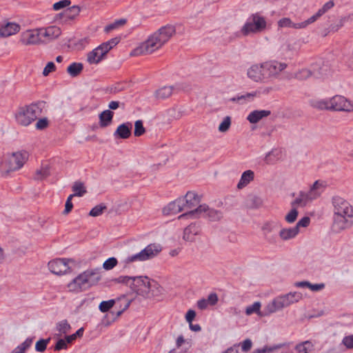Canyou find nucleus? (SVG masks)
I'll return each instance as SVG.
<instances>
[{"instance_id": "nucleus-1", "label": "nucleus", "mask_w": 353, "mask_h": 353, "mask_svg": "<svg viewBox=\"0 0 353 353\" xmlns=\"http://www.w3.org/2000/svg\"><path fill=\"white\" fill-rule=\"evenodd\" d=\"M175 34L176 28L174 26H164L151 34L133 50L132 54L139 56L152 54L161 49Z\"/></svg>"}, {"instance_id": "nucleus-2", "label": "nucleus", "mask_w": 353, "mask_h": 353, "mask_svg": "<svg viewBox=\"0 0 353 353\" xmlns=\"http://www.w3.org/2000/svg\"><path fill=\"white\" fill-rule=\"evenodd\" d=\"M333 207V223L332 230L339 233L353 225V207L345 199L334 196L332 199Z\"/></svg>"}, {"instance_id": "nucleus-3", "label": "nucleus", "mask_w": 353, "mask_h": 353, "mask_svg": "<svg viewBox=\"0 0 353 353\" xmlns=\"http://www.w3.org/2000/svg\"><path fill=\"white\" fill-rule=\"evenodd\" d=\"M45 105V102L37 101L19 107L14 114L16 123L23 127L29 126L43 114Z\"/></svg>"}, {"instance_id": "nucleus-4", "label": "nucleus", "mask_w": 353, "mask_h": 353, "mask_svg": "<svg viewBox=\"0 0 353 353\" xmlns=\"http://www.w3.org/2000/svg\"><path fill=\"white\" fill-rule=\"evenodd\" d=\"M26 159V152H17L8 155L1 164V174L6 176L10 172L19 170L23 167Z\"/></svg>"}, {"instance_id": "nucleus-5", "label": "nucleus", "mask_w": 353, "mask_h": 353, "mask_svg": "<svg viewBox=\"0 0 353 353\" xmlns=\"http://www.w3.org/2000/svg\"><path fill=\"white\" fill-rule=\"evenodd\" d=\"M303 298L301 292H290L283 296L275 298L272 302L266 306V310L268 313H274L278 310L290 306L292 304L299 302Z\"/></svg>"}, {"instance_id": "nucleus-6", "label": "nucleus", "mask_w": 353, "mask_h": 353, "mask_svg": "<svg viewBox=\"0 0 353 353\" xmlns=\"http://www.w3.org/2000/svg\"><path fill=\"white\" fill-rule=\"evenodd\" d=\"M208 218L210 221H217L222 219L223 213L217 210L210 208L207 204H201L193 210L187 212L179 216V219L183 218H194L197 219L200 217Z\"/></svg>"}, {"instance_id": "nucleus-7", "label": "nucleus", "mask_w": 353, "mask_h": 353, "mask_svg": "<svg viewBox=\"0 0 353 353\" xmlns=\"http://www.w3.org/2000/svg\"><path fill=\"white\" fill-rule=\"evenodd\" d=\"M266 28L265 18L259 14H252L248 21L241 28L240 34L242 36H248L250 34H256L264 30Z\"/></svg>"}, {"instance_id": "nucleus-8", "label": "nucleus", "mask_w": 353, "mask_h": 353, "mask_svg": "<svg viewBox=\"0 0 353 353\" xmlns=\"http://www.w3.org/2000/svg\"><path fill=\"white\" fill-rule=\"evenodd\" d=\"M262 68L267 83L279 79L281 73L288 68V64L274 59L262 63Z\"/></svg>"}, {"instance_id": "nucleus-9", "label": "nucleus", "mask_w": 353, "mask_h": 353, "mask_svg": "<svg viewBox=\"0 0 353 353\" xmlns=\"http://www.w3.org/2000/svg\"><path fill=\"white\" fill-rule=\"evenodd\" d=\"M161 250L162 248L159 244L151 243L146 246L139 253L125 258L123 262L125 265H128L135 261H144L150 260L157 256L161 252Z\"/></svg>"}, {"instance_id": "nucleus-10", "label": "nucleus", "mask_w": 353, "mask_h": 353, "mask_svg": "<svg viewBox=\"0 0 353 353\" xmlns=\"http://www.w3.org/2000/svg\"><path fill=\"white\" fill-rule=\"evenodd\" d=\"M299 50V44L292 39H283L276 50V54L282 60L292 59Z\"/></svg>"}, {"instance_id": "nucleus-11", "label": "nucleus", "mask_w": 353, "mask_h": 353, "mask_svg": "<svg viewBox=\"0 0 353 353\" xmlns=\"http://www.w3.org/2000/svg\"><path fill=\"white\" fill-rule=\"evenodd\" d=\"M152 280L148 276H133L130 288L141 295H146L150 293Z\"/></svg>"}, {"instance_id": "nucleus-12", "label": "nucleus", "mask_w": 353, "mask_h": 353, "mask_svg": "<svg viewBox=\"0 0 353 353\" xmlns=\"http://www.w3.org/2000/svg\"><path fill=\"white\" fill-rule=\"evenodd\" d=\"M330 110L350 112L353 111L352 103L341 95L330 98Z\"/></svg>"}, {"instance_id": "nucleus-13", "label": "nucleus", "mask_w": 353, "mask_h": 353, "mask_svg": "<svg viewBox=\"0 0 353 353\" xmlns=\"http://www.w3.org/2000/svg\"><path fill=\"white\" fill-rule=\"evenodd\" d=\"M19 42L23 46L37 45L43 42L40 29L27 30L20 35Z\"/></svg>"}, {"instance_id": "nucleus-14", "label": "nucleus", "mask_w": 353, "mask_h": 353, "mask_svg": "<svg viewBox=\"0 0 353 353\" xmlns=\"http://www.w3.org/2000/svg\"><path fill=\"white\" fill-rule=\"evenodd\" d=\"M69 262L72 260L66 259H57L48 263L50 271L54 274H62L67 273L69 270Z\"/></svg>"}, {"instance_id": "nucleus-15", "label": "nucleus", "mask_w": 353, "mask_h": 353, "mask_svg": "<svg viewBox=\"0 0 353 353\" xmlns=\"http://www.w3.org/2000/svg\"><path fill=\"white\" fill-rule=\"evenodd\" d=\"M247 77L256 83H266L261 63H254L247 70Z\"/></svg>"}, {"instance_id": "nucleus-16", "label": "nucleus", "mask_w": 353, "mask_h": 353, "mask_svg": "<svg viewBox=\"0 0 353 353\" xmlns=\"http://www.w3.org/2000/svg\"><path fill=\"white\" fill-rule=\"evenodd\" d=\"M188 85H183L182 83H179L174 86H163L155 92V96L157 99H164L170 97L174 91L187 90Z\"/></svg>"}, {"instance_id": "nucleus-17", "label": "nucleus", "mask_w": 353, "mask_h": 353, "mask_svg": "<svg viewBox=\"0 0 353 353\" xmlns=\"http://www.w3.org/2000/svg\"><path fill=\"white\" fill-rule=\"evenodd\" d=\"M68 288L71 292H82L89 289L83 272L72 280L68 284Z\"/></svg>"}, {"instance_id": "nucleus-18", "label": "nucleus", "mask_w": 353, "mask_h": 353, "mask_svg": "<svg viewBox=\"0 0 353 353\" xmlns=\"http://www.w3.org/2000/svg\"><path fill=\"white\" fill-rule=\"evenodd\" d=\"M181 199L183 201L184 210L190 212L200 203L201 196L195 192L189 191L183 197H181Z\"/></svg>"}, {"instance_id": "nucleus-19", "label": "nucleus", "mask_w": 353, "mask_h": 353, "mask_svg": "<svg viewBox=\"0 0 353 353\" xmlns=\"http://www.w3.org/2000/svg\"><path fill=\"white\" fill-rule=\"evenodd\" d=\"M278 228V224L275 222H267L262 227V231L265 239L269 243H275L276 242V230Z\"/></svg>"}, {"instance_id": "nucleus-20", "label": "nucleus", "mask_w": 353, "mask_h": 353, "mask_svg": "<svg viewBox=\"0 0 353 353\" xmlns=\"http://www.w3.org/2000/svg\"><path fill=\"white\" fill-rule=\"evenodd\" d=\"M86 281L90 288L98 284L101 279V268L88 269L83 272Z\"/></svg>"}, {"instance_id": "nucleus-21", "label": "nucleus", "mask_w": 353, "mask_h": 353, "mask_svg": "<svg viewBox=\"0 0 353 353\" xmlns=\"http://www.w3.org/2000/svg\"><path fill=\"white\" fill-rule=\"evenodd\" d=\"M43 42H48L57 39L61 34V29L57 26H50L46 29H40Z\"/></svg>"}, {"instance_id": "nucleus-22", "label": "nucleus", "mask_w": 353, "mask_h": 353, "mask_svg": "<svg viewBox=\"0 0 353 353\" xmlns=\"http://www.w3.org/2000/svg\"><path fill=\"white\" fill-rule=\"evenodd\" d=\"M277 24L279 28H289L294 29H303L310 24V22L307 19L301 23H294L289 17H283L278 21Z\"/></svg>"}, {"instance_id": "nucleus-23", "label": "nucleus", "mask_w": 353, "mask_h": 353, "mask_svg": "<svg viewBox=\"0 0 353 353\" xmlns=\"http://www.w3.org/2000/svg\"><path fill=\"white\" fill-rule=\"evenodd\" d=\"M312 194L308 192L301 191L296 199L291 203L292 206L305 207L307 203L315 199Z\"/></svg>"}, {"instance_id": "nucleus-24", "label": "nucleus", "mask_w": 353, "mask_h": 353, "mask_svg": "<svg viewBox=\"0 0 353 353\" xmlns=\"http://www.w3.org/2000/svg\"><path fill=\"white\" fill-rule=\"evenodd\" d=\"M132 127L130 122L122 123L117 127L113 135L116 139H128L131 135Z\"/></svg>"}, {"instance_id": "nucleus-25", "label": "nucleus", "mask_w": 353, "mask_h": 353, "mask_svg": "<svg viewBox=\"0 0 353 353\" xmlns=\"http://www.w3.org/2000/svg\"><path fill=\"white\" fill-rule=\"evenodd\" d=\"M183 200L181 199V197L174 200V201L170 202L168 205L164 208L163 212L165 214H176L184 210V205L183 203Z\"/></svg>"}, {"instance_id": "nucleus-26", "label": "nucleus", "mask_w": 353, "mask_h": 353, "mask_svg": "<svg viewBox=\"0 0 353 353\" xmlns=\"http://www.w3.org/2000/svg\"><path fill=\"white\" fill-rule=\"evenodd\" d=\"M20 26L16 23H7L0 28V37H7L17 33Z\"/></svg>"}, {"instance_id": "nucleus-27", "label": "nucleus", "mask_w": 353, "mask_h": 353, "mask_svg": "<svg viewBox=\"0 0 353 353\" xmlns=\"http://www.w3.org/2000/svg\"><path fill=\"white\" fill-rule=\"evenodd\" d=\"M270 114L271 111L268 110H254L248 115L247 119L250 123H256Z\"/></svg>"}, {"instance_id": "nucleus-28", "label": "nucleus", "mask_w": 353, "mask_h": 353, "mask_svg": "<svg viewBox=\"0 0 353 353\" xmlns=\"http://www.w3.org/2000/svg\"><path fill=\"white\" fill-rule=\"evenodd\" d=\"M334 6V2L333 0H330L324 3L323 6L321 8H319L314 15H312L308 19L310 24L315 22L318 19H319L321 16H323L330 10H331Z\"/></svg>"}, {"instance_id": "nucleus-29", "label": "nucleus", "mask_w": 353, "mask_h": 353, "mask_svg": "<svg viewBox=\"0 0 353 353\" xmlns=\"http://www.w3.org/2000/svg\"><path fill=\"white\" fill-rule=\"evenodd\" d=\"M199 232V227L195 223H191L184 229L183 239L187 241H193Z\"/></svg>"}, {"instance_id": "nucleus-30", "label": "nucleus", "mask_w": 353, "mask_h": 353, "mask_svg": "<svg viewBox=\"0 0 353 353\" xmlns=\"http://www.w3.org/2000/svg\"><path fill=\"white\" fill-rule=\"evenodd\" d=\"M254 179V172L251 170L243 172L241 176V179L236 185L239 190H241L246 187Z\"/></svg>"}, {"instance_id": "nucleus-31", "label": "nucleus", "mask_w": 353, "mask_h": 353, "mask_svg": "<svg viewBox=\"0 0 353 353\" xmlns=\"http://www.w3.org/2000/svg\"><path fill=\"white\" fill-rule=\"evenodd\" d=\"M104 57L103 53L98 48H94L87 54V61L90 64H97Z\"/></svg>"}, {"instance_id": "nucleus-32", "label": "nucleus", "mask_w": 353, "mask_h": 353, "mask_svg": "<svg viewBox=\"0 0 353 353\" xmlns=\"http://www.w3.org/2000/svg\"><path fill=\"white\" fill-rule=\"evenodd\" d=\"M114 116L113 112L110 110H105L99 115V125L101 128H105L110 125Z\"/></svg>"}, {"instance_id": "nucleus-33", "label": "nucleus", "mask_w": 353, "mask_h": 353, "mask_svg": "<svg viewBox=\"0 0 353 353\" xmlns=\"http://www.w3.org/2000/svg\"><path fill=\"white\" fill-rule=\"evenodd\" d=\"M310 105L313 108L319 110H330V99H312Z\"/></svg>"}, {"instance_id": "nucleus-34", "label": "nucleus", "mask_w": 353, "mask_h": 353, "mask_svg": "<svg viewBox=\"0 0 353 353\" xmlns=\"http://www.w3.org/2000/svg\"><path fill=\"white\" fill-rule=\"evenodd\" d=\"M297 227L283 228L279 232V236L283 241H288L289 239L294 238L298 234Z\"/></svg>"}, {"instance_id": "nucleus-35", "label": "nucleus", "mask_w": 353, "mask_h": 353, "mask_svg": "<svg viewBox=\"0 0 353 353\" xmlns=\"http://www.w3.org/2000/svg\"><path fill=\"white\" fill-rule=\"evenodd\" d=\"M263 199L256 195H249L246 199L245 205L250 208H259L263 205Z\"/></svg>"}, {"instance_id": "nucleus-36", "label": "nucleus", "mask_w": 353, "mask_h": 353, "mask_svg": "<svg viewBox=\"0 0 353 353\" xmlns=\"http://www.w3.org/2000/svg\"><path fill=\"white\" fill-rule=\"evenodd\" d=\"M281 158V152L278 150H272L264 157V162L268 165L274 164Z\"/></svg>"}, {"instance_id": "nucleus-37", "label": "nucleus", "mask_w": 353, "mask_h": 353, "mask_svg": "<svg viewBox=\"0 0 353 353\" xmlns=\"http://www.w3.org/2000/svg\"><path fill=\"white\" fill-rule=\"evenodd\" d=\"M83 69V65L81 63L74 62L68 67L67 72L70 76L75 77L80 74Z\"/></svg>"}, {"instance_id": "nucleus-38", "label": "nucleus", "mask_w": 353, "mask_h": 353, "mask_svg": "<svg viewBox=\"0 0 353 353\" xmlns=\"http://www.w3.org/2000/svg\"><path fill=\"white\" fill-rule=\"evenodd\" d=\"M324 188L323 182L320 181H316L310 187L309 193L312 194V196L315 199L320 196L321 192L323 191Z\"/></svg>"}, {"instance_id": "nucleus-39", "label": "nucleus", "mask_w": 353, "mask_h": 353, "mask_svg": "<svg viewBox=\"0 0 353 353\" xmlns=\"http://www.w3.org/2000/svg\"><path fill=\"white\" fill-rule=\"evenodd\" d=\"M314 349V345L310 341H305L297 344L295 350L298 353H309Z\"/></svg>"}, {"instance_id": "nucleus-40", "label": "nucleus", "mask_w": 353, "mask_h": 353, "mask_svg": "<svg viewBox=\"0 0 353 353\" xmlns=\"http://www.w3.org/2000/svg\"><path fill=\"white\" fill-rule=\"evenodd\" d=\"M81 11V9L77 6H73L72 7H70L69 8L66 9L63 13V15L64 17L69 20H72L75 19L79 14Z\"/></svg>"}, {"instance_id": "nucleus-41", "label": "nucleus", "mask_w": 353, "mask_h": 353, "mask_svg": "<svg viewBox=\"0 0 353 353\" xmlns=\"http://www.w3.org/2000/svg\"><path fill=\"white\" fill-rule=\"evenodd\" d=\"M312 76L316 77L314 72L307 68L301 69L294 74L295 78L301 81L305 80Z\"/></svg>"}, {"instance_id": "nucleus-42", "label": "nucleus", "mask_w": 353, "mask_h": 353, "mask_svg": "<svg viewBox=\"0 0 353 353\" xmlns=\"http://www.w3.org/2000/svg\"><path fill=\"white\" fill-rule=\"evenodd\" d=\"M72 189L74 192V195H76L77 196H82L87 192L83 183L81 181H75Z\"/></svg>"}, {"instance_id": "nucleus-43", "label": "nucleus", "mask_w": 353, "mask_h": 353, "mask_svg": "<svg viewBox=\"0 0 353 353\" xmlns=\"http://www.w3.org/2000/svg\"><path fill=\"white\" fill-rule=\"evenodd\" d=\"M56 329L61 335L67 334L70 330L71 326L67 320H62L57 323Z\"/></svg>"}, {"instance_id": "nucleus-44", "label": "nucleus", "mask_w": 353, "mask_h": 353, "mask_svg": "<svg viewBox=\"0 0 353 353\" xmlns=\"http://www.w3.org/2000/svg\"><path fill=\"white\" fill-rule=\"evenodd\" d=\"M255 97H257V92H248L245 94H242L241 96H238L236 97L232 98L231 100L232 101H236L239 102L241 101H252Z\"/></svg>"}, {"instance_id": "nucleus-45", "label": "nucleus", "mask_w": 353, "mask_h": 353, "mask_svg": "<svg viewBox=\"0 0 353 353\" xmlns=\"http://www.w3.org/2000/svg\"><path fill=\"white\" fill-rule=\"evenodd\" d=\"M150 292L153 296L157 297L163 294V289L157 282L152 280L151 289Z\"/></svg>"}, {"instance_id": "nucleus-46", "label": "nucleus", "mask_w": 353, "mask_h": 353, "mask_svg": "<svg viewBox=\"0 0 353 353\" xmlns=\"http://www.w3.org/2000/svg\"><path fill=\"white\" fill-rule=\"evenodd\" d=\"M232 123L231 117L227 116L223 118L221 123L219 124L218 130L220 132H226L229 130Z\"/></svg>"}, {"instance_id": "nucleus-47", "label": "nucleus", "mask_w": 353, "mask_h": 353, "mask_svg": "<svg viewBox=\"0 0 353 353\" xmlns=\"http://www.w3.org/2000/svg\"><path fill=\"white\" fill-rule=\"evenodd\" d=\"M126 23V19H119L116 21H114L113 23L106 26L105 27V31L106 32H109L112 31V30L117 29L119 27H121L124 26Z\"/></svg>"}, {"instance_id": "nucleus-48", "label": "nucleus", "mask_w": 353, "mask_h": 353, "mask_svg": "<svg viewBox=\"0 0 353 353\" xmlns=\"http://www.w3.org/2000/svg\"><path fill=\"white\" fill-rule=\"evenodd\" d=\"M32 343V339H27L23 343L18 345L12 352V353H25L26 350L31 345Z\"/></svg>"}, {"instance_id": "nucleus-49", "label": "nucleus", "mask_w": 353, "mask_h": 353, "mask_svg": "<svg viewBox=\"0 0 353 353\" xmlns=\"http://www.w3.org/2000/svg\"><path fill=\"white\" fill-rule=\"evenodd\" d=\"M107 209V206L101 203L99 205H96L89 212V215L91 216H99L101 215L105 210Z\"/></svg>"}, {"instance_id": "nucleus-50", "label": "nucleus", "mask_w": 353, "mask_h": 353, "mask_svg": "<svg viewBox=\"0 0 353 353\" xmlns=\"http://www.w3.org/2000/svg\"><path fill=\"white\" fill-rule=\"evenodd\" d=\"M50 171L48 167L41 168L40 170L36 171L34 179L35 180H43L48 177Z\"/></svg>"}, {"instance_id": "nucleus-51", "label": "nucleus", "mask_w": 353, "mask_h": 353, "mask_svg": "<svg viewBox=\"0 0 353 353\" xmlns=\"http://www.w3.org/2000/svg\"><path fill=\"white\" fill-rule=\"evenodd\" d=\"M145 132V129L143 127V121L137 120L134 123V134L135 137H140Z\"/></svg>"}, {"instance_id": "nucleus-52", "label": "nucleus", "mask_w": 353, "mask_h": 353, "mask_svg": "<svg viewBox=\"0 0 353 353\" xmlns=\"http://www.w3.org/2000/svg\"><path fill=\"white\" fill-rule=\"evenodd\" d=\"M299 212L296 209V207H293V208L285 216V220L288 223H294L298 216Z\"/></svg>"}, {"instance_id": "nucleus-53", "label": "nucleus", "mask_w": 353, "mask_h": 353, "mask_svg": "<svg viewBox=\"0 0 353 353\" xmlns=\"http://www.w3.org/2000/svg\"><path fill=\"white\" fill-rule=\"evenodd\" d=\"M50 339H40L35 344V350L39 352H43L46 350L47 345L50 342Z\"/></svg>"}, {"instance_id": "nucleus-54", "label": "nucleus", "mask_w": 353, "mask_h": 353, "mask_svg": "<svg viewBox=\"0 0 353 353\" xmlns=\"http://www.w3.org/2000/svg\"><path fill=\"white\" fill-rule=\"evenodd\" d=\"M114 300L103 301L99 304V310L102 312H106L114 305Z\"/></svg>"}, {"instance_id": "nucleus-55", "label": "nucleus", "mask_w": 353, "mask_h": 353, "mask_svg": "<svg viewBox=\"0 0 353 353\" xmlns=\"http://www.w3.org/2000/svg\"><path fill=\"white\" fill-rule=\"evenodd\" d=\"M261 303L259 302H255L252 305H249L245 309V313L247 315H251L253 313H258L260 311Z\"/></svg>"}, {"instance_id": "nucleus-56", "label": "nucleus", "mask_w": 353, "mask_h": 353, "mask_svg": "<svg viewBox=\"0 0 353 353\" xmlns=\"http://www.w3.org/2000/svg\"><path fill=\"white\" fill-rule=\"evenodd\" d=\"M117 264V260L114 257L108 259L103 264V268L106 270H112Z\"/></svg>"}, {"instance_id": "nucleus-57", "label": "nucleus", "mask_w": 353, "mask_h": 353, "mask_svg": "<svg viewBox=\"0 0 353 353\" xmlns=\"http://www.w3.org/2000/svg\"><path fill=\"white\" fill-rule=\"evenodd\" d=\"M49 125V121L48 118L43 117L38 119L35 124V128L37 130H42L47 128Z\"/></svg>"}, {"instance_id": "nucleus-58", "label": "nucleus", "mask_w": 353, "mask_h": 353, "mask_svg": "<svg viewBox=\"0 0 353 353\" xmlns=\"http://www.w3.org/2000/svg\"><path fill=\"white\" fill-rule=\"evenodd\" d=\"M285 345V344L279 343L277 345H274L272 347H264L261 350H259V353H269L272 352L276 350L280 349L283 347Z\"/></svg>"}, {"instance_id": "nucleus-59", "label": "nucleus", "mask_w": 353, "mask_h": 353, "mask_svg": "<svg viewBox=\"0 0 353 353\" xmlns=\"http://www.w3.org/2000/svg\"><path fill=\"white\" fill-rule=\"evenodd\" d=\"M71 1L70 0H61L59 1L53 5V9L54 10H59L63 8L68 7L70 5Z\"/></svg>"}, {"instance_id": "nucleus-60", "label": "nucleus", "mask_w": 353, "mask_h": 353, "mask_svg": "<svg viewBox=\"0 0 353 353\" xmlns=\"http://www.w3.org/2000/svg\"><path fill=\"white\" fill-rule=\"evenodd\" d=\"M55 69H56V66H55L54 63L52 61L48 62L47 63V65H46V67L44 68L42 74L43 76L46 77L50 72L54 71Z\"/></svg>"}, {"instance_id": "nucleus-61", "label": "nucleus", "mask_w": 353, "mask_h": 353, "mask_svg": "<svg viewBox=\"0 0 353 353\" xmlns=\"http://www.w3.org/2000/svg\"><path fill=\"white\" fill-rule=\"evenodd\" d=\"M68 348V343L65 339H61L57 341L55 346V351H60L61 350H66Z\"/></svg>"}, {"instance_id": "nucleus-62", "label": "nucleus", "mask_w": 353, "mask_h": 353, "mask_svg": "<svg viewBox=\"0 0 353 353\" xmlns=\"http://www.w3.org/2000/svg\"><path fill=\"white\" fill-rule=\"evenodd\" d=\"M133 277L132 276H121L116 279V281L117 283H125L130 287V285L132 284Z\"/></svg>"}, {"instance_id": "nucleus-63", "label": "nucleus", "mask_w": 353, "mask_h": 353, "mask_svg": "<svg viewBox=\"0 0 353 353\" xmlns=\"http://www.w3.org/2000/svg\"><path fill=\"white\" fill-rule=\"evenodd\" d=\"M343 344L347 349L353 348V334L345 336L342 341Z\"/></svg>"}, {"instance_id": "nucleus-64", "label": "nucleus", "mask_w": 353, "mask_h": 353, "mask_svg": "<svg viewBox=\"0 0 353 353\" xmlns=\"http://www.w3.org/2000/svg\"><path fill=\"white\" fill-rule=\"evenodd\" d=\"M218 296L216 293H211L208 295V299H205L208 305H214L218 302Z\"/></svg>"}]
</instances>
